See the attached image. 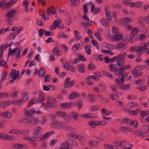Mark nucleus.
<instances>
[{"label":"nucleus","instance_id":"1","mask_svg":"<svg viewBox=\"0 0 149 149\" xmlns=\"http://www.w3.org/2000/svg\"><path fill=\"white\" fill-rule=\"evenodd\" d=\"M109 68L112 71H116L115 74L118 76L121 75V78L119 77L115 79V82L116 84L120 85L124 83L125 79L124 78V73L125 69L130 68V66H124L123 67L117 68L116 66H109Z\"/></svg>","mask_w":149,"mask_h":149},{"label":"nucleus","instance_id":"2","mask_svg":"<svg viewBox=\"0 0 149 149\" xmlns=\"http://www.w3.org/2000/svg\"><path fill=\"white\" fill-rule=\"evenodd\" d=\"M52 127L58 129H65L66 130L73 132L74 131L73 128L70 126H67L65 123L58 120L53 121L51 123Z\"/></svg>","mask_w":149,"mask_h":149},{"label":"nucleus","instance_id":"3","mask_svg":"<svg viewBox=\"0 0 149 149\" xmlns=\"http://www.w3.org/2000/svg\"><path fill=\"white\" fill-rule=\"evenodd\" d=\"M45 99V97L44 93L43 92L41 93L39 95L38 100L36 98H34L31 99L30 100L28 106L31 107L36 102L38 103H42L44 101Z\"/></svg>","mask_w":149,"mask_h":149},{"label":"nucleus","instance_id":"4","mask_svg":"<svg viewBox=\"0 0 149 149\" xmlns=\"http://www.w3.org/2000/svg\"><path fill=\"white\" fill-rule=\"evenodd\" d=\"M43 105L46 108H48L50 107H55L57 105L56 100L53 97H49L47 100V104L43 103Z\"/></svg>","mask_w":149,"mask_h":149},{"label":"nucleus","instance_id":"5","mask_svg":"<svg viewBox=\"0 0 149 149\" xmlns=\"http://www.w3.org/2000/svg\"><path fill=\"white\" fill-rule=\"evenodd\" d=\"M144 66H137L134 69L132 72L133 74L136 76H140L142 75L143 72L139 71L145 68Z\"/></svg>","mask_w":149,"mask_h":149},{"label":"nucleus","instance_id":"6","mask_svg":"<svg viewBox=\"0 0 149 149\" xmlns=\"http://www.w3.org/2000/svg\"><path fill=\"white\" fill-rule=\"evenodd\" d=\"M42 132V130L41 127L40 126H37L34 130L33 136L36 139H38L41 136V134Z\"/></svg>","mask_w":149,"mask_h":149},{"label":"nucleus","instance_id":"7","mask_svg":"<svg viewBox=\"0 0 149 149\" xmlns=\"http://www.w3.org/2000/svg\"><path fill=\"white\" fill-rule=\"evenodd\" d=\"M57 116L64 118L66 120L70 121L71 118L70 116L66 113L63 111H57L56 112Z\"/></svg>","mask_w":149,"mask_h":149},{"label":"nucleus","instance_id":"8","mask_svg":"<svg viewBox=\"0 0 149 149\" xmlns=\"http://www.w3.org/2000/svg\"><path fill=\"white\" fill-rule=\"evenodd\" d=\"M55 133V132L54 131H49L45 133L41 136H40L39 137V140L40 141L45 140L47 138L54 134Z\"/></svg>","mask_w":149,"mask_h":149},{"label":"nucleus","instance_id":"9","mask_svg":"<svg viewBox=\"0 0 149 149\" xmlns=\"http://www.w3.org/2000/svg\"><path fill=\"white\" fill-rule=\"evenodd\" d=\"M126 55V53L124 52H123L118 55L111 58V62H112L113 61H116L120 58H125Z\"/></svg>","mask_w":149,"mask_h":149},{"label":"nucleus","instance_id":"10","mask_svg":"<svg viewBox=\"0 0 149 149\" xmlns=\"http://www.w3.org/2000/svg\"><path fill=\"white\" fill-rule=\"evenodd\" d=\"M61 21V20L60 19L54 21L53 23L49 27L50 31H52L53 30L55 29L56 27L58 26V25L60 24V22Z\"/></svg>","mask_w":149,"mask_h":149},{"label":"nucleus","instance_id":"11","mask_svg":"<svg viewBox=\"0 0 149 149\" xmlns=\"http://www.w3.org/2000/svg\"><path fill=\"white\" fill-rule=\"evenodd\" d=\"M15 11V9H13L11 10L6 14V15L7 17V18L6 19V21L9 20L11 17H13L14 16Z\"/></svg>","mask_w":149,"mask_h":149},{"label":"nucleus","instance_id":"12","mask_svg":"<svg viewBox=\"0 0 149 149\" xmlns=\"http://www.w3.org/2000/svg\"><path fill=\"white\" fill-rule=\"evenodd\" d=\"M12 104V102L10 100L6 101L1 102H0V107L3 108L7 107L10 105Z\"/></svg>","mask_w":149,"mask_h":149},{"label":"nucleus","instance_id":"13","mask_svg":"<svg viewBox=\"0 0 149 149\" xmlns=\"http://www.w3.org/2000/svg\"><path fill=\"white\" fill-rule=\"evenodd\" d=\"M56 13V10L53 6H52L51 7H48L47 9V14L48 15H50L51 14L55 15Z\"/></svg>","mask_w":149,"mask_h":149},{"label":"nucleus","instance_id":"14","mask_svg":"<svg viewBox=\"0 0 149 149\" xmlns=\"http://www.w3.org/2000/svg\"><path fill=\"white\" fill-rule=\"evenodd\" d=\"M72 146L70 144H68V142L66 141L63 143L59 149H72Z\"/></svg>","mask_w":149,"mask_h":149},{"label":"nucleus","instance_id":"15","mask_svg":"<svg viewBox=\"0 0 149 149\" xmlns=\"http://www.w3.org/2000/svg\"><path fill=\"white\" fill-rule=\"evenodd\" d=\"M13 147L17 149H26L27 148V146L25 145L17 143L14 144L13 145Z\"/></svg>","mask_w":149,"mask_h":149},{"label":"nucleus","instance_id":"16","mask_svg":"<svg viewBox=\"0 0 149 149\" xmlns=\"http://www.w3.org/2000/svg\"><path fill=\"white\" fill-rule=\"evenodd\" d=\"M25 114L27 116H31L35 114L36 112V110L34 109H31L25 110L24 111Z\"/></svg>","mask_w":149,"mask_h":149},{"label":"nucleus","instance_id":"17","mask_svg":"<svg viewBox=\"0 0 149 149\" xmlns=\"http://www.w3.org/2000/svg\"><path fill=\"white\" fill-rule=\"evenodd\" d=\"M72 104L71 103L66 102L61 103L60 104V107L63 109H67L71 107Z\"/></svg>","mask_w":149,"mask_h":149},{"label":"nucleus","instance_id":"18","mask_svg":"<svg viewBox=\"0 0 149 149\" xmlns=\"http://www.w3.org/2000/svg\"><path fill=\"white\" fill-rule=\"evenodd\" d=\"M133 21L132 18L126 17L123 18L122 19V23L125 24V23H128L132 22Z\"/></svg>","mask_w":149,"mask_h":149},{"label":"nucleus","instance_id":"19","mask_svg":"<svg viewBox=\"0 0 149 149\" xmlns=\"http://www.w3.org/2000/svg\"><path fill=\"white\" fill-rule=\"evenodd\" d=\"M81 116L86 118H95L96 117L95 115L93 113H86L81 115Z\"/></svg>","mask_w":149,"mask_h":149},{"label":"nucleus","instance_id":"20","mask_svg":"<svg viewBox=\"0 0 149 149\" xmlns=\"http://www.w3.org/2000/svg\"><path fill=\"white\" fill-rule=\"evenodd\" d=\"M98 121H90L89 123V125L92 128H94L97 126H98Z\"/></svg>","mask_w":149,"mask_h":149},{"label":"nucleus","instance_id":"21","mask_svg":"<svg viewBox=\"0 0 149 149\" xmlns=\"http://www.w3.org/2000/svg\"><path fill=\"white\" fill-rule=\"evenodd\" d=\"M19 47H17L14 49H12L11 50V48H10L9 49L10 50L8 54V56H9L10 55H13L15 53H16L17 51L19 49Z\"/></svg>","mask_w":149,"mask_h":149},{"label":"nucleus","instance_id":"22","mask_svg":"<svg viewBox=\"0 0 149 149\" xmlns=\"http://www.w3.org/2000/svg\"><path fill=\"white\" fill-rule=\"evenodd\" d=\"M74 84V81H72L70 82L65 83L64 86L66 88H69L71 87Z\"/></svg>","mask_w":149,"mask_h":149},{"label":"nucleus","instance_id":"23","mask_svg":"<svg viewBox=\"0 0 149 149\" xmlns=\"http://www.w3.org/2000/svg\"><path fill=\"white\" fill-rule=\"evenodd\" d=\"M79 95V94L77 92H73L70 95L69 98L70 100H73L77 98Z\"/></svg>","mask_w":149,"mask_h":149},{"label":"nucleus","instance_id":"24","mask_svg":"<svg viewBox=\"0 0 149 149\" xmlns=\"http://www.w3.org/2000/svg\"><path fill=\"white\" fill-rule=\"evenodd\" d=\"M120 130L123 132L132 131V129L127 127H121L120 128Z\"/></svg>","mask_w":149,"mask_h":149},{"label":"nucleus","instance_id":"25","mask_svg":"<svg viewBox=\"0 0 149 149\" xmlns=\"http://www.w3.org/2000/svg\"><path fill=\"white\" fill-rule=\"evenodd\" d=\"M132 121L131 120L128 119L127 118H124L123 120L121 122L122 123H125L127 125H131L132 123Z\"/></svg>","mask_w":149,"mask_h":149},{"label":"nucleus","instance_id":"26","mask_svg":"<svg viewBox=\"0 0 149 149\" xmlns=\"http://www.w3.org/2000/svg\"><path fill=\"white\" fill-rule=\"evenodd\" d=\"M101 113L104 116H107L111 113V112L106 109L103 108L102 110Z\"/></svg>","mask_w":149,"mask_h":149},{"label":"nucleus","instance_id":"27","mask_svg":"<svg viewBox=\"0 0 149 149\" xmlns=\"http://www.w3.org/2000/svg\"><path fill=\"white\" fill-rule=\"evenodd\" d=\"M46 71L45 69L43 68H41L39 70V75L40 77H42L45 74Z\"/></svg>","mask_w":149,"mask_h":149},{"label":"nucleus","instance_id":"28","mask_svg":"<svg viewBox=\"0 0 149 149\" xmlns=\"http://www.w3.org/2000/svg\"><path fill=\"white\" fill-rule=\"evenodd\" d=\"M114 36V40L115 41H117L122 39V37L123 36V34H118L116 35L113 36Z\"/></svg>","mask_w":149,"mask_h":149},{"label":"nucleus","instance_id":"29","mask_svg":"<svg viewBox=\"0 0 149 149\" xmlns=\"http://www.w3.org/2000/svg\"><path fill=\"white\" fill-rule=\"evenodd\" d=\"M110 98L111 100H114L118 99L119 97L117 93H113L111 95Z\"/></svg>","mask_w":149,"mask_h":149},{"label":"nucleus","instance_id":"30","mask_svg":"<svg viewBox=\"0 0 149 149\" xmlns=\"http://www.w3.org/2000/svg\"><path fill=\"white\" fill-rule=\"evenodd\" d=\"M127 106L130 108L137 107L138 106V104L136 102H132L129 103L127 104Z\"/></svg>","mask_w":149,"mask_h":149},{"label":"nucleus","instance_id":"31","mask_svg":"<svg viewBox=\"0 0 149 149\" xmlns=\"http://www.w3.org/2000/svg\"><path fill=\"white\" fill-rule=\"evenodd\" d=\"M143 5V3L142 2H137L134 3H132V5L130 6L131 7H133L134 6L135 7L137 8Z\"/></svg>","mask_w":149,"mask_h":149},{"label":"nucleus","instance_id":"32","mask_svg":"<svg viewBox=\"0 0 149 149\" xmlns=\"http://www.w3.org/2000/svg\"><path fill=\"white\" fill-rule=\"evenodd\" d=\"M123 83L121 84L120 85H118L119 86H120V88H121L125 90H128L130 88V84H127L126 85H122Z\"/></svg>","mask_w":149,"mask_h":149},{"label":"nucleus","instance_id":"33","mask_svg":"<svg viewBox=\"0 0 149 149\" xmlns=\"http://www.w3.org/2000/svg\"><path fill=\"white\" fill-rule=\"evenodd\" d=\"M69 114L71 116L73 117L75 120L77 119L79 117L78 114L75 112H71L69 113Z\"/></svg>","mask_w":149,"mask_h":149},{"label":"nucleus","instance_id":"34","mask_svg":"<svg viewBox=\"0 0 149 149\" xmlns=\"http://www.w3.org/2000/svg\"><path fill=\"white\" fill-rule=\"evenodd\" d=\"M117 45V48L119 50H123V48L125 46V44L121 42L118 43Z\"/></svg>","mask_w":149,"mask_h":149},{"label":"nucleus","instance_id":"35","mask_svg":"<svg viewBox=\"0 0 149 149\" xmlns=\"http://www.w3.org/2000/svg\"><path fill=\"white\" fill-rule=\"evenodd\" d=\"M1 115L3 117H5L8 118H10L11 115L10 113L8 111L3 112L1 114Z\"/></svg>","mask_w":149,"mask_h":149},{"label":"nucleus","instance_id":"36","mask_svg":"<svg viewBox=\"0 0 149 149\" xmlns=\"http://www.w3.org/2000/svg\"><path fill=\"white\" fill-rule=\"evenodd\" d=\"M42 61L43 63H44L45 64H47V54H42L41 56Z\"/></svg>","mask_w":149,"mask_h":149},{"label":"nucleus","instance_id":"37","mask_svg":"<svg viewBox=\"0 0 149 149\" xmlns=\"http://www.w3.org/2000/svg\"><path fill=\"white\" fill-rule=\"evenodd\" d=\"M27 94L28 93L26 92L24 93L21 98L24 102L26 101L28 99V97L27 96Z\"/></svg>","mask_w":149,"mask_h":149},{"label":"nucleus","instance_id":"38","mask_svg":"<svg viewBox=\"0 0 149 149\" xmlns=\"http://www.w3.org/2000/svg\"><path fill=\"white\" fill-rule=\"evenodd\" d=\"M20 72V71L19 70H17V71H16L15 74L14 75V76L13 77L14 78L10 81V83H12L16 79L18 78L19 77Z\"/></svg>","mask_w":149,"mask_h":149},{"label":"nucleus","instance_id":"39","mask_svg":"<svg viewBox=\"0 0 149 149\" xmlns=\"http://www.w3.org/2000/svg\"><path fill=\"white\" fill-rule=\"evenodd\" d=\"M64 67L71 71L74 72L75 70V68L73 66H64Z\"/></svg>","mask_w":149,"mask_h":149},{"label":"nucleus","instance_id":"40","mask_svg":"<svg viewBox=\"0 0 149 149\" xmlns=\"http://www.w3.org/2000/svg\"><path fill=\"white\" fill-rule=\"evenodd\" d=\"M52 52L58 56L61 55V52L57 47H54L52 50Z\"/></svg>","mask_w":149,"mask_h":149},{"label":"nucleus","instance_id":"41","mask_svg":"<svg viewBox=\"0 0 149 149\" xmlns=\"http://www.w3.org/2000/svg\"><path fill=\"white\" fill-rule=\"evenodd\" d=\"M124 58H120L117 61L116 63L118 65H123L125 64V61Z\"/></svg>","mask_w":149,"mask_h":149},{"label":"nucleus","instance_id":"42","mask_svg":"<svg viewBox=\"0 0 149 149\" xmlns=\"http://www.w3.org/2000/svg\"><path fill=\"white\" fill-rule=\"evenodd\" d=\"M91 76V75L89 76L86 79L87 83L89 85H92L93 84V82L91 80L92 79Z\"/></svg>","mask_w":149,"mask_h":149},{"label":"nucleus","instance_id":"43","mask_svg":"<svg viewBox=\"0 0 149 149\" xmlns=\"http://www.w3.org/2000/svg\"><path fill=\"white\" fill-rule=\"evenodd\" d=\"M112 31L113 34V36H114L117 34H118L119 29L116 26H113L112 27Z\"/></svg>","mask_w":149,"mask_h":149},{"label":"nucleus","instance_id":"44","mask_svg":"<svg viewBox=\"0 0 149 149\" xmlns=\"http://www.w3.org/2000/svg\"><path fill=\"white\" fill-rule=\"evenodd\" d=\"M89 144L90 146L93 147H96L98 145V143L95 141H91L89 142Z\"/></svg>","mask_w":149,"mask_h":149},{"label":"nucleus","instance_id":"45","mask_svg":"<svg viewBox=\"0 0 149 149\" xmlns=\"http://www.w3.org/2000/svg\"><path fill=\"white\" fill-rule=\"evenodd\" d=\"M95 95L93 94L92 95L89 94L88 95V98L91 101H94L96 100V99L95 98Z\"/></svg>","mask_w":149,"mask_h":149},{"label":"nucleus","instance_id":"46","mask_svg":"<svg viewBox=\"0 0 149 149\" xmlns=\"http://www.w3.org/2000/svg\"><path fill=\"white\" fill-rule=\"evenodd\" d=\"M74 33L75 37V39L76 40H80L81 39V37L79 36V33L77 31L75 30L74 31Z\"/></svg>","mask_w":149,"mask_h":149},{"label":"nucleus","instance_id":"47","mask_svg":"<svg viewBox=\"0 0 149 149\" xmlns=\"http://www.w3.org/2000/svg\"><path fill=\"white\" fill-rule=\"evenodd\" d=\"M3 52H0V65H4L6 63V61L3 60H2L1 61V59L3 57Z\"/></svg>","mask_w":149,"mask_h":149},{"label":"nucleus","instance_id":"48","mask_svg":"<svg viewBox=\"0 0 149 149\" xmlns=\"http://www.w3.org/2000/svg\"><path fill=\"white\" fill-rule=\"evenodd\" d=\"M24 139L27 140L28 141H36V138L34 137L33 136L32 137H29L28 136H25L24 138Z\"/></svg>","mask_w":149,"mask_h":149},{"label":"nucleus","instance_id":"49","mask_svg":"<svg viewBox=\"0 0 149 149\" xmlns=\"http://www.w3.org/2000/svg\"><path fill=\"white\" fill-rule=\"evenodd\" d=\"M106 47L108 49L110 50H113L116 48L114 45H112L108 44H106Z\"/></svg>","mask_w":149,"mask_h":149},{"label":"nucleus","instance_id":"50","mask_svg":"<svg viewBox=\"0 0 149 149\" xmlns=\"http://www.w3.org/2000/svg\"><path fill=\"white\" fill-rule=\"evenodd\" d=\"M39 121V118H36L31 119V124L34 125L36 124Z\"/></svg>","mask_w":149,"mask_h":149},{"label":"nucleus","instance_id":"51","mask_svg":"<svg viewBox=\"0 0 149 149\" xmlns=\"http://www.w3.org/2000/svg\"><path fill=\"white\" fill-rule=\"evenodd\" d=\"M4 2H3V4H2V8H3V9L7 8H8L9 6H10V5L9 4L8 2L7 3H6V1L5 0H3Z\"/></svg>","mask_w":149,"mask_h":149},{"label":"nucleus","instance_id":"52","mask_svg":"<svg viewBox=\"0 0 149 149\" xmlns=\"http://www.w3.org/2000/svg\"><path fill=\"white\" fill-rule=\"evenodd\" d=\"M102 74L105 76L109 77L110 78H112V75L109 72L103 71H102Z\"/></svg>","mask_w":149,"mask_h":149},{"label":"nucleus","instance_id":"53","mask_svg":"<svg viewBox=\"0 0 149 149\" xmlns=\"http://www.w3.org/2000/svg\"><path fill=\"white\" fill-rule=\"evenodd\" d=\"M149 114V111H142L140 115L141 117H144Z\"/></svg>","mask_w":149,"mask_h":149},{"label":"nucleus","instance_id":"54","mask_svg":"<svg viewBox=\"0 0 149 149\" xmlns=\"http://www.w3.org/2000/svg\"><path fill=\"white\" fill-rule=\"evenodd\" d=\"M102 52L104 54L107 53L110 55H114V53L113 52H112L111 51L109 50H102Z\"/></svg>","mask_w":149,"mask_h":149},{"label":"nucleus","instance_id":"55","mask_svg":"<svg viewBox=\"0 0 149 149\" xmlns=\"http://www.w3.org/2000/svg\"><path fill=\"white\" fill-rule=\"evenodd\" d=\"M81 45L79 43H76L72 47V49L74 51H76L78 49H80L79 48Z\"/></svg>","mask_w":149,"mask_h":149},{"label":"nucleus","instance_id":"56","mask_svg":"<svg viewBox=\"0 0 149 149\" xmlns=\"http://www.w3.org/2000/svg\"><path fill=\"white\" fill-rule=\"evenodd\" d=\"M22 51V49H21V48L19 47V49H18L16 53V57L17 58H21V56L20 55V53Z\"/></svg>","mask_w":149,"mask_h":149},{"label":"nucleus","instance_id":"57","mask_svg":"<svg viewBox=\"0 0 149 149\" xmlns=\"http://www.w3.org/2000/svg\"><path fill=\"white\" fill-rule=\"evenodd\" d=\"M132 31L131 34L132 35H135L139 31V29L138 28H132Z\"/></svg>","mask_w":149,"mask_h":149},{"label":"nucleus","instance_id":"58","mask_svg":"<svg viewBox=\"0 0 149 149\" xmlns=\"http://www.w3.org/2000/svg\"><path fill=\"white\" fill-rule=\"evenodd\" d=\"M78 61H86V59L84 58L82 55H80V54L78 55Z\"/></svg>","mask_w":149,"mask_h":149},{"label":"nucleus","instance_id":"59","mask_svg":"<svg viewBox=\"0 0 149 149\" xmlns=\"http://www.w3.org/2000/svg\"><path fill=\"white\" fill-rule=\"evenodd\" d=\"M134 133L136 135H137L141 137V136H143V135H142V132H141L139 130H136L133 131Z\"/></svg>","mask_w":149,"mask_h":149},{"label":"nucleus","instance_id":"60","mask_svg":"<svg viewBox=\"0 0 149 149\" xmlns=\"http://www.w3.org/2000/svg\"><path fill=\"white\" fill-rule=\"evenodd\" d=\"M85 68L84 66H79L78 70L79 72L83 73L84 71Z\"/></svg>","mask_w":149,"mask_h":149},{"label":"nucleus","instance_id":"61","mask_svg":"<svg viewBox=\"0 0 149 149\" xmlns=\"http://www.w3.org/2000/svg\"><path fill=\"white\" fill-rule=\"evenodd\" d=\"M101 22L102 24V25L105 26L106 27H107L108 25V22H107L106 19H104L101 20Z\"/></svg>","mask_w":149,"mask_h":149},{"label":"nucleus","instance_id":"62","mask_svg":"<svg viewBox=\"0 0 149 149\" xmlns=\"http://www.w3.org/2000/svg\"><path fill=\"white\" fill-rule=\"evenodd\" d=\"M4 140H10L12 139V136L6 134H5L4 136Z\"/></svg>","mask_w":149,"mask_h":149},{"label":"nucleus","instance_id":"63","mask_svg":"<svg viewBox=\"0 0 149 149\" xmlns=\"http://www.w3.org/2000/svg\"><path fill=\"white\" fill-rule=\"evenodd\" d=\"M16 70L15 69H12L11 70V72L10 74V75L11 77V78L13 79L14 78L13 77L14 76L15 74Z\"/></svg>","mask_w":149,"mask_h":149},{"label":"nucleus","instance_id":"64","mask_svg":"<svg viewBox=\"0 0 149 149\" xmlns=\"http://www.w3.org/2000/svg\"><path fill=\"white\" fill-rule=\"evenodd\" d=\"M45 30L43 29H41L39 30V36L41 37L43 35L44 33H45Z\"/></svg>","mask_w":149,"mask_h":149}]
</instances>
